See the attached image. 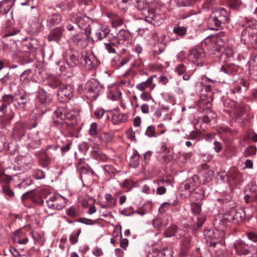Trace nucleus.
Returning <instances> with one entry per match:
<instances>
[{
	"instance_id": "34",
	"label": "nucleus",
	"mask_w": 257,
	"mask_h": 257,
	"mask_svg": "<svg viewBox=\"0 0 257 257\" xmlns=\"http://www.w3.org/2000/svg\"><path fill=\"white\" fill-rule=\"evenodd\" d=\"M67 65L71 67L75 66L78 63V59L75 54H71L69 58L67 60Z\"/></svg>"
},
{
	"instance_id": "64",
	"label": "nucleus",
	"mask_w": 257,
	"mask_h": 257,
	"mask_svg": "<svg viewBox=\"0 0 257 257\" xmlns=\"http://www.w3.org/2000/svg\"><path fill=\"white\" fill-rule=\"evenodd\" d=\"M128 240L126 238H122L121 239L120 242V245L121 247L124 248L125 250L126 249V247L128 245Z\"/></svg>"
},
{
	"instance_id": "8",
	"label": "nucleus",
	"mask_w": 257,
	"mask_h": 257,
	"mask_svg": "<svg viewBox=\"0 0 257 257\" xmlns=\"http://www.w3.org/2000/svg\"><path fill=\"white\" fill-rule=\"evenodd\" d=\"M73 90L71 86L60 85L58 91V99L61 102H67L73 96Z\"/></svg>"
},
{
	"instance_id": "36",
	"label": "nucleus",
	"mask_w": 257,
	"mask_h": 257,
	"mask_svg": "<svg viewBox=\"0 0 257 257\" xmlns=\"http://www.w3.org/2000/svg\"><path fill=\"white\" fill-rule=\"evenodd\" d=\"M173 31L177 35L183 36L186 33L187 29L185 27L178 26L174 27Z\"/></svg>"
},
{
	"instance_id": "9",
	"label": "nucleus",
	"mask_w": 257,
	"mask_h": 257,
	"mask_svg": "<svg viewBox=\"0 0 257 257\" xmlns=\"http://www.w3.org/2000/svg\"><path fill=\"white\" fill-rule=\"evenodd\" d=\"M47 204L50 208L60 210L65 206L66 202L61 196L53 195L47 201Z\"/></svg>"
},
{
	"instance_id": "43",
	"label": "nucleus",
	"mask_w": 257,
	"mask_h": 257,
	"mask_svg": "<svg viewBox=\"0 0 257 257\" xmlns=\"http://www.w3.org/2000/svg\"><path fill=\"white\" fill-rule=\"evenodd\" d=\"M97 125L96 123H92L89 129V134L93 137H95L97 133Z\"/></svg>"
},
{
	"instance_id": "32",
	"label": "nucleus",
	"mask_w": 257,
	"mask_h": 257,
	"mask_svg": "<svg viewBox=\"0 0 257 257\" xmlns=\"http://www.w3.org/2000/svg\"><path fill=\"white\" fill-rule=\"evenodd\" d=\"M177 227L174 225L169 227L164 232V234L166 237H171L176 236Z\"/></svg>"
},
{
	"instance_id": "31",
	"label": "nucleus",
	"mask_w": 257,
	"mask_h": 257,
	"mask_svg": "<svg viewBox=\"0 0 257 257\" xmlns=\"http://www.w3.org/2000/svg\"><path fill=\"white\" fill-rule=\"evenodd\" d=\"M37 98L42 103H45L50 101V97L44 91L39 92L37 95Z\"/></svg>"
},
{
	"instance_id": "1",
	"label": "nucleus",
	"mask_w": 257,
	"mask_h": 257,
	"mask_svg": "<svg viewBox=\"0 0 257 257\" xmlns=\"http://www.w3.org/2000/svg\"><path fill=\"white\" fill-rule=\"evenodd\" d=\"M229 20V13L224 9L220 8L213 12V16L208 21L211 30H218L224 27Z\"/></svg>"
},
{
	"instance_id": "38",
	"label": "nucleus",
	"mask_w": 257,
	"mask_h": 257,
	"mask_svg": "<svg viewBox=\"0 0 257 257\" xmlns=\"http://www.w3.org/2000/svg\"><path fill=\"white\" fill-rule=\"evenodd\" d=\"M173 251L171 248H165L159 252L160 257H173Z\"/></svg>"
},
{
	"instance_id": "53",
	"label": "nucleus",
	"mask_w": 257,
	"mask_h": 257,
	"mask_svg": "<svg viewBox=\"0 0 257 257\" xmlns=\"http://www.w3.org/2000/svg\"><path fill=\"white\" fill-rule=\"evenodd\" d=\"M101 152L99 148L97 147H95L93 148L92 150L91 151V154L93 157L96 159V158H98V157H99V154Z\"/></svg>"
},
{
	"instance_id": "57",
	"label": "nucleus",
	"mask_w": 257,
	"mask_h": 257,
	"mask_svg": "<svg viewBox=\"0 0 257 257\" xmlns=\"http://www.w3.org/2000/svg\"><path fill=\"white\" fill-rule=\"evenodd\" d=\"M239 0H230L228 5L230 8L235 9L239 5Z\"/></svg>"
},
{
	"instance_id": "41",
	"label": "nucleus",
	"mask_w": 257,
	"mask_h": 257,
	"mask_svg": "<svg viewBox=\"0 0 257 257\" xmlns=\"http://www.w3.org/2000/svg\"><path fill=\"white\" fill-rule=\"evenodd\" d=\"M66 214L68 216L71 217H76L79 215L78 212H77L76 209L73 206L68 208Z\"/></svg>"
},
{
	"instance_id": "13",
	"label": "nucleus",
	"mask_w": 257,
	"mask_h": 257,
	"mask_svg": "<svg viewBox=\"0 0 257 257\" xmlns=\"http://www.w3.org/2000/svg\"><path fill=\"white\" fill-rule=\"evenodd\" d=\"M198 174L200 177V183L202 184L209 181L212 172L210 170L209 166L206 164H202L199 171Z\"/></svg>"
},
{
	"instance_id": "14",
	"label": "nucleus",
	"mask_w": 257,
	"mask_h": 257,
	"mask_svg": "<svg viewBox=\"0 0 257 257\" xmlns=\"http://www.w3.org/2000/svg\"><path fill=\"white\" fill-rule=\"evenodd\" d=\"M244 218V214L242 211H237L236 209H232L227 217V220L237 224L241 222Z\"/></svg>"
},
{
	"instance_id": "46",
	"label": "nucleus",
	"mask_w": 257,
	"mask_h": 257,
	"mask_svg": "<svg viewBox=\"0 0 257 257\" xmlns=\"http://www.w3.org/2000/svg\"><path fill=\"white\" fill-rule=\"evenodd\" d=\"M128 0H118V7L121 10L126 11L127 9Z\"/></svg>"
},
{
	"instance_id": "39",
	"label": "nucleus",
	"mask_w": 257,
	"mask_h": 257,
	"mask_svg": "<svg viewBox=\"0 0 257 257\" xmlns=\"http://www.w3.org/2000/svg\"><path fill=\"white\" fill-rule=\"evenodd\" d=\"M145 134L149 137H157V135L156 133V128L154 125L149 126L146 131Z\"/></svg>"
},
{
	"instance_id": "22",
	"label": "nucleus",
	"mask_w": 257,
	"mask_h": 257,
	"mask_svg": "<svg viewBox=\"0 0 257 257\" xmlns=\"http://www.w3.org/2000/svg\"><path fill=\"white\" fill-rule=\"evenodd\" d=\"M128 31L126 30L121 29L118 33V37L119 39V43L122 45H127L128 44Z\"/></svg>"
},
{
	"instance_id": "33",
	"label": "nucleus",
	"mask_w": 257,
	"mask_h": 257,
	"mask_svg": "<svg viewBox=\"0 0 257 257\" xmlns=\"http://www.w3.org/2000/svg\"><path fill=\"white\" fill-rule=\"evenodd\" d=\"M30 16L35 23H37L39 21V18L40 14L38 9L36 7H32V10L30 12Z\"/></svg>"
},
{
	"instance_id": "35",
	"label": "nucleus",
	"mask_w": 257,
	"mask_h": 257,
	"mask_svg": "<svg viewBox=\"0 0 257 257\" xmlns=\"http://www.w3.org/2000/svg\"><path fill=\"white\" fill-rule=\"evenodd\" d=\"M191 210L196 216L200 214L201 210V204L199 203L192 202L191 204Z\"/></svg>"
},
{
	"instance_id": "16",
	"label": "nucleus",
	"mask_w": 257,
	"mask_h": 257,
	"mask_svg": "<svg viewBox=\"0 0 257 257\" xmlns=\"http://www.w3.org/2000/svg\"><path fill=\"white\" fill-rule=\"evenodd\" d=\"M64 31L63 28L57 27L52 30L48 36L49 41H55L58 42Z\"/></svg>"
},
{
	"instance_id": "30",
	"label": "nucleus",
	"mask_w": 257,
	"mask_h": 257,
	"mask_svg": "<svg viewBox=\"0 0 257 257\" xmlns=\"http://www.w3.org/2000/svg\"><path fill=\"white\" fill-rule=\"evenodd\" d=\"M84 161V159H81L78 163V168L80 170L81 174H85L90 171V168L88 165L83 164Z\"/></svg>"
},
{
	"instance_id": "62",
	"label": "nucleus",
	"mask_w": 257,
	"mask_h": 257,
	"mask_svg": "<svg viewBox=\"0 0 257 257\" xmlns=\"http://www.w3.org/2000/svg\"><path fill=\"white\" fill-rule=\"evenodd\" d=\"M3 100L5 102L10 103L14 101L13 96L11 95H6L3 97Z\"/></svg>"
},
{
	"instance_id": "54",
	"label": "nucleus",
	"mask_w": 257,
	"mask_h": 257,
	"mask_svg": "<svg viewBox=\"0 0 257 257\" xmlns=\"http://www.w3.org/2000/svg\"><path fill=\"white\" fill-rule=\"evenodd\" d=\"M94 114L97 118H100L104 113V109L102 108H97L94 110Z\"/></svg>"
},
{
	"instance_id": "42",
	"label": "nucleus",
	"mask_w": 257,
	"mask_h": 257,
	"mask_svg": "<svg viewBox=\"0 0 257 257\" xmlns=\"http://www.w3.org/2000/svg\"><path fill=\"white\" fill-rule=\"evenodd\" d=\"M186 67L182 63H180L178 65L175 69V71L179 75L184 74L186 72Z\"/></svg>"
},
{
	"instance_id": "45",
	"label": "nucleus",
	"mask_w": 257,
	"mask_h": 257,
	"mask_svg": "<svg viewBox=\"0 0 257 257\" xmlns=\"http://www.w3.org/2000/svg\"><path fill=\"white\" fill-rule=\"evenodd\" d=\"M219 179L223 182H227L229 184V177L228 172L226 173L225 172H221L218 174Z\"/></svg>"
},
{
	"instance_id": "21",
	"label": "nucleus",
	"mask_w": 257,
	"mask_h": 257,
	"mask_svg": "<svg viewBox=\"0 0 257 257\" xmlns=\"http://www.w3.org/2000/svg\"><path fill=\"white\" fill-rule=\"evenodd\" d=\"M191 194L192 198L195 200H200L204 197V191L200 188L193 189V192L191 190L189 191V195Z\"/></svg>"
},
{
	"instance_id": "23",
	"label": "nucleus",
	"mask_w": 257,
	"mask_h": 257,
	"mask_svg": "<svg viewBox=\"0 0 257 257\" xmlns=\"http://www.w3.org/2000/svg\"><path fill=\"white\" fill-rule=\"evenodd\" d=\"M248 63L250 74L257 73V55L251 56Z\"/></svg>"
},
{
	"instance_id": "49",
	"label": "nucleus",
	"mask_w": 257,
	"mask_h": 257,
	"mask_svg": "<svg viewBox=\"0 0 257 257\" xmlns=\"http://www.w3.org/2000/svg\"><path fill=\"white\" fill-rule=\"evenodd\" d=\"M22 236V233L19 230H17L15 232L14 236L13 237V240L15 243H19V241H20Z\"/></svg>"
},
{
	"instance_id": "56",
	"label": "nucleus",
	"mask_w": 257,
	"mask_h": 257,
	"mask_svg": "<svg viewBox=\"0 0 257 257\" xmlns=\"http://www.w3.org/2000/svg\"><path fill=\"white\" fill-rule=\"evenodd\" d=\"M170 203L168 202L163 203L159 208V211L162 213L165 212L169 208Z\"/></svg>"
},
{
	"instance_id": "19",
	"label": "nucleus",
	"mask_w": 257,
	"mask_h": 257,
	"mask_svg": "<svg viewBox=\"0 0 257 257\" xmlns=\"http://www.w3.org/2000/svg\"><path fill=\"white\" fill-rule=\"evenodd\" d=\"M108 97L112 100H116L120 98L121 92L116 86L109 88Z\"/></svg>"
},
{
	"instance_id": "60",
	"label": "nucleus",
	"mask_w": 257,
	"mask_h": 257,
	"mask_svg": "<svg viewBox=\"0 0 257 257\" xmlns=\"http://www.w3.org/2000/svg\"><path fill=\"white\" fill-rule=\"evenodd\" d=\"M104 45L106 49L109 53H114L115 52V50L111 44L109 43H105Z\"/></svg>"
},
{
	"instance_id": "44",
	"label": "nucleus",
	"mask_w": 257,
	"mask_h": 257,
	"mask_svg": "<svg viewBox=\"0 0 257 257\" xmlns=\"http://www.w3.org/2000/svg\"><path fill=\"white\" fill-rule=\"evenodd\" d=\"M3 193L9 197H13L14 195V192L10 189L7 185L2 186Z\"/></svg>"
},
{
	"instance_id": "40",
	"label": "nucleus",
	"mask_w": 257,
	"mask_h": 257,
	"mask_svg": "<svg viewBox=\"0 0 257 257\" xmlns=\"http://www.w3.org/2000/svg\"><path fill=\"white\" fill-rule=\"evenodd\" d=\"M108 34L107 30L104 31L103 30H98L95 33V37L98 40H101L105 38Z\"/></svg>"
},
{
	"instance_id": "3",
	"label": "nucleus",
	"mask_w": 257,
	"mask_h": 257,
	"mask_svg": "<svg viewBox=\"0 0 257 257\" xmlns=\"http://www.w3.org/2000/svg\"><path fill=\"white\" fill-rule=\"evenodd\" d=\"M103 88L99 82L92 79L86 83L84 88V93L86 96L91 100H95L100 94Z\"/></svg>"
},
{
	"instance_id": "17",
	"label": "nucleus",
	"mask_w": 257,
	"mask_h": 257,
	"mask_svg": "<svg viewBox=\"0 0 257 257\" xmlns=\"http://www.w3.org/2000/svg\"><path fill=\"white\" fill-rule=\"evenodd\" d=\"M155 77H156V75L150 77L146 81L138 84L137 85V88L141 91L145 90L146 88H149L150 91H152L156 87V84L153 83V80Z\"/></svg>"
},
{
	"instance_id": "24",
	"label": "nucleus",
	"mask_w": 257,
	"mask_h": 257,
	"mask_svg": "<svg viewBox=\"0 0 257 257\" xmlns=\"http://www.w3.org/2000/svg\"><path fill=\"white\" fill-rule=\"evenodd\" d=\"M108 17L111 21L113 27H116L122 24L121 20L117 15L113 14H108Z\"/></svg>"
},
{
	"instance_id": "37",
	"label": "nucleus",
	"mask_w": 257,
	"mask_h": 257,
	"mask_svg": "<svg viewBox=\"0 0 257 257\" xmlns=\"http://www.w3.org/2000/svg\"><path fill=\"white\" fill-rule=\"evenodd\" d=\"M81 232V229H79L71 234L69 237V240L72 244L76 243L78 242V236Z\"/></svg>"
},
{
	"instance_id": "48",
	"label": "nucleus",
	"mask_w": 257,
	"mask_h": 257,
	"mask_svg": "<svg viewBox=\"0 0 257 257\" xmlns=\"http://www.w3.org/2000/svg\"><path fill=\"white\" fill-rule=\"evenodd\" d=\"M256 149L255 146H249L247 147L245 151L246 155L248 156L254 155L255 154Z\"/></svg>"
},
{
	"instance_id": "25",
	"label": "nucleus",
	"mask_w": 257,
	"mask_h": 257,
	"mask_svg": "<svg viewBox=\"0 0 257 257\" xmlns=\"http://www.w3.org/2000/svg\"><path fill=\"white\" fill-rule=\"evenodd\" d=\"M61 21V17L58 14H53L50 16L47 20V23L50 24L48 26H51L53 24H59Z\"/></svg>"
},
{
	"instance_id": "28",
	"label": "nucleus",
	"mask_w": 257,
	"mask_h": 257,
	"mask_svg": "<svg viewBox=\"0 0 257 257\" xmlns=\"http://www.w3.org/2000/svg\"><path fill=\"white\" fill-rule=\"evenodd\" d=\"M83 60L85 62V65L88 67V69H91L93 66V61L94 57L93 55H85L83 56Z\"/></svg>"
},
{
	"instance_id": "26",
	"label": "nucleus",
	"mask_w": 257,
	"mask_h": 257,
	"mask_svg": "<svg viewBox=\"0 0 257 257\" xmlns=\"http://www.w3.org/2000/svg\"><path fill=\"white\" fill-rule=\"evenodd\" d=\"M238 68L235 65L222 66L220 69L221 71L228 74H233L237 71Z\"/></svg>"
},
{
	"instance_id": "18",
	"label": "nucleus",
	"mask_w": 257,
	"mask_h": 257,
	"mask_svg": "<svg viewBox=\"0 0 257 257\" xmlns=\"http://www.w3.org/2000/svg\"><path fill=\"white\" fill-rule=\"evenodd\" d=\"M36 155L38 156L39 165L42 167L45 168L50 164V159L45 151L37 152Z\"/></svg>"
},
{
	"instance_id": "51",
	"label": "nucleus",
	"mask_w": 257,
	"mask_h": 257,
	"mask_svg": "<svg viewBox=\"0 0 257 257\" xmlns=\"http://www.w3.org/2000/svg\"><path fill=\"white\" fill-rule=\"evenodd\" d=\"M213 149L215 152L218 153L222 150V146L220 142L215 141L213 142Z\"/></svg>"
},
{
	"instance_id": "6",
	"label": "nucleus",
	"mask_w": 257,
	"mask_h": 257,
	"mask_svg": "<svg viewBox=\"0 0 257 257\" xmlns=\"http://www.w3.org/2000/svg\"><path fill=\"white\" fill-rule=\"evenodd\" d=\"M241 39L244 43H250L254 49L257 50V30L247 27L241 33Z\"/></svg>"
},
{
	"instance_id": "52",
	"label": "nucleus",
	"mask_w": 257,
	"mask_h": 257,
	"mask_svg": "<svg viewBox=\"0 0 257 257\" xmlns=\"http://www.w3.org/2000/svg\"><path fill=\"white\" fill-rule=\"evenodd\" d=\"M200 177L199 175H194L191 179L189 180V181L191 184H201L200 183Z\"/></svg>"
},
{
	"instance_id": "59",
	"label": "nucleus",
	"mask_w": 257,
	"mask_h": 257,
	"mask_svg": "<svg viewBox=\"0 0 257 257\" xmlns=\"http://www.w3.org/2000/svg\"><path fill=\"white\" fill-rule=\"evenodd\" d=\"M257 199V195L250 196L249 195H246L244 196V200L245 202L248 203Z\"/></svg>"
},
{
	"instance_id": "15",
	"label": "nucleus",
	"mask_w": 257,
	"mask_h": 257,
	"mask_svg": "<svg viewBox=\"0 0 257 257\" xmlns=\"http://www.w3.org/2000/svg\"><path fill=\"white\" fill-rule=\"evenodd\" d=\"M111 121L114 124H118L123 122L127 119V115L125 113H121L118 110H114L111 112Z\"/></svg>"
},
{
	"instance_id": "20",
	"label": "nucleus",
	"mask_w": 257,
	"mask_h": 257,
	"mask_svg": "<svg viewBox=\"0 0 257 257\" xmlns=\"http://www.w3.org/2000/svg\"><path fill=\"white\" fill-rule=\"evenodd\" d=\"M12 6L11 0H3L0 2V14L2 15L8 14L10 11Z\"/></svg>"
},
{
	"instance_id": "4",
	"label": "nucleus",
	"mask_w": 257,
	"mask_h": 257,
	"mask_svg": "<svg viewBox=\"0 0 257 257\" xmlns=\"http://www.w3.org/2000/svg\"><path fill=\"white\" fill-rule=\"evenodd\" d=\"M135 6L138 10L142 11V13L147 18H151L155 22H159L160 16L155 14V11L152 7L145 0H137L136 1Z\"/></svg>"
},
{
	"instance_id": "5",
	"label": "nucleus",
	"mask_w": 257,
	"mask_h": 257,
	"mask_svg": "<svg viewBox=\"0 0 257 257\" xmlns=\"http://www.w3.org/2000/svg\"><path fill=\"white\" fill-rule=\"evenodd\" d=\"M66 108L64 107H58L53 113V123L62 130H65L69 123L66 121Z\"/></svg>"
},
{
	"instance_id": "2",
	"label": "nucleus",
	"mask_w": 257,
	"mask_h": 257,
	"mask_svg": "<svg viewBox=\"0 0 257 257\" xmlns=\"http://www.w3.org/2000/svg\"><path fill=\"white\" fill-rule=\"evenodd\" d=\"M89 19L86 17L82 16L81 14H71L69 19L66 22V28L69 31L74 30V25L77 26L80 29H87V26H85Z\"/></svg>"
},
{
	"instance_id": "29",
	"label": "nucleus",
	"mask_w": 257,
	"mask_h": 257,
	"mask_svg": "<svg viewBox=\"0 0 257 257\" xmlns=\"http://www.w3.org/2000/svg\"><path fill=\"white\" fill-rule=\"evenodd\" d=\"M140 155L137 152H134L133 155L131 157V163H130V167L135 168L137 167L139 164Z\"/></svg>"
},
{
	"instance_id": "7",
	"label": "nucleus",
	"mask_w": 257,
	"mask_h": 257,
	"mask_svg": "<svg viewBox=\"0 0 257 257\" xmlns=\"http://www.w3.org/2000/svg\"><path fill=\"white\" fill-rule=\"evenodd\" d=\"M205 56L204 49L200 47H197L190 50L188 59L190 62L199 65L202 64V61Z\"/></svg>"
},
{
	"instance_id": "50",
	"label": "nucleus",
	"mask_w": 257,
	"mask_h": 257,
	"mask_svg": "<svg viewBox=\"0 0 257 257\" xmlns=\"http://www.w3.org/2000/svg\"><path fill=\"white\" fill-rule=\"evenodd\" d=\"M78 221L86 225H93L96 222V221L85 218L79 219Z\"/></svg>"
},
{
	"instance_id": "61",
	"label": "nucleus",
	"mask_w": 257,
	"mask_h": 257,
	"mask_svg": "<svg viewBox=\"0 0 257 257\" xmlns=\"http://www.w3.org/2000/svg\"><path fill=\"white\" fill-rule=\"evenodd\" d=\"M72 145L71 142H69L65 146L62 147L61 148L62 154L67 152L70 149V146Z\"/></svg>"
},
{
	"instance_id": "12",
	"label": "nucleus",
	"mask_w": 257,
	"mask_h": 257,
	"mask_svg": "<svg viewBox=\"0 0 257 257\" xmlns=\"http://www.w3.org/2000/svg\"><path fill=\"white\" fill-rule=\"evenodd\" d=\"M232 249L239 255L247 254L249 252L247 244L241 239L236 240L234 242Z\"/></svg>"
},
{
	"instance_id": "47",
	"label": "nucleus",
	"mask_w": 257,
	"mask_h": 257,
	"mask_svg": "<svg viewBox=\"0 0 257 257\" xmlns=\"http://www.w3.org/2000/svg\"><path fill=\"white\" fill-rule=\"evenodd\" d=\"M105 197L108 203V206H113L115 205L116 201L112 197L110 194H105Z\"/></svg>"
},
{
	"instance_id": "55",
	"label": "nucleus",
	"mask_w": 257,
	"mask_h": 257,
	"mask_svg": "<svg viewBox=\"0 0 257 257\" xmlns=\"http://www.w3.org/2000/svg\"><path fill=\"white\" fill-rule=\"evenodd\" d=\"M92 253L95 256L98 257L102 255L103 253L101 248L96 247L93 249L92 251Z\"/></svg>"
},
{
	"instance_id": "63",
	"label": "nucleus",
	"mask_w": 257,
	"mask_h": 257,
	"mask_svg": "<svg viewBox=\"0 0 257 257\" xmlns=\"http://www.w3.org/2000/svg\"><path fill=\"white\" fill-rule=\"evenodd\" d=\"M191 242V238L189 236L185 237L182 241L183 245L185 248H187Z\"/></svg>"
},
{
	"instance_id": "11",
	"label": "nucleus",
	"mask_w": 257,
	"mask_h": 257,
	"mask_svg": "<svg viewBox=\"0 0 257 257\" xmlns=\"http://www.w3.org/2000/svg\"><path fill=\"white\" fill-rule=\"evenodd\" d=\"M229 184L237 185L242 182V175L235 167L230 168L228 171Z\"/></svg>"
},
{
	"instance_id": "10",
	"label": "nucleus",
	"mask_w": 257,
	"mask_h": 257,
	"mask_svg": "<svg viewBox=\"0 0 257 257\" xmlns=\"http://www.w3.org/2000/svg\"><path fill=\"white\" fill-rule=\"evenodd\" d=\"M41 144V138L38 132H32L29 134L26 140L27 146L32 149L38 148Z\"/></svg>"
},
{
	"instance_id": "27",
	"label": "nucleus",
	"mask_w": 257,
	"mask_h": 257,
	"mask_svg": "<svg viewBox=\"0 0 257 257\" xmlns=\"http://www.w3.org/2000/svg\"><path fill=\"white\" fill-rule=\"evenodd\" d=\"M77 116V112L75 109L68 110L66 109L65 116L66 120H71L76 121V118Z\"/></svg>"
},
{
	"instance_id": "58",
	"label": "nucleus",
	"mask_w": 257,
	"mask_h": 257,
	"mask_svg": "<svg viewBox=\"0 0 257 257\" xmlns=\"http://www.w3.org/2000/svg\"><path fill=\"white\" fill-rule=\"evenodd\" d=\"M247 236L249 239L253 241H257V234L253 232H248L247 234Z\"/></svg>"
}]
</instances>
